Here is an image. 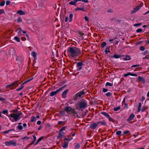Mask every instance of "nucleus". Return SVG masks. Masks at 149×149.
<instances>
[{"label": "nucleus", "instance_id": "nucleus-14", "mask_svg": "<svg viewBox=\"0 0 149 149\" xmlns=\"http://www.w3.org/2000/svg\"><path fill=\"white\" fill-rule=\"evenodd\" d=\"M98 125L100 124L102 126H104L107 125V123L104 120H100L98 121L97 122Z\"/></svg>", "mask_w": 149, "mask_h": 149}, {"label": "nucleus", "instance_id": "nucleus-57", "mask_svg": "<svg viewBox=\"0 0 149 149\" xmlns=\"http://www.w3.org/2000/svg\"><path fill=\"white\" fill-rule=\"evenodd\" d=\"M140 66V65H139L138 64L135 65H133L131 66V68H133V67H138Z\"/></svg>", "mask_w": 149, "mask_h": 149}, {"label": "nucleus", "instance_id": "nucleus-17", "mask_svg": "<svg viewBox=\"0 0 149 149\" xmlns=\"http://www.w3.org/2000/svg\"><path fill=\"white\" fill-rule=\"evenodd\" d=\"M31 55L33 57L34 60L36 59L37 54L36 52H33L31 53Z\"/></svg>", "mask_w": 149, "mask_h": 149}, {"label": "nucleus", "instance_id": "nucleus-21", "mask_svg": "<svg viewBox=\"0 0 149 149\" xmlns=\"http://www.w3.org/2000/svg\"><path fill=\"white\" fill-rule=\"evenodd\" d=\"M77 2L76 0H74V1H72L69 3V4L72 5H74L75 6H76L77 4L76 3Z\"/></svg>", "mask_w": 149, "mask_h": 149}, {"label": "nucleus", "instance_id": "nucleus-10", "mask_svg": "<svg viewBox=\"0 0 149 149\" xmlns=\"http://www.w3.org/2000/svg\"><path fill=\"white\" fill-rule=\"evenodd\" d=\"M138 81H141L142 83L144 84L146 82V80L143 77H141L140 76H139L137 79Z\"/></svg>", "mask_w": 149, "mask_h": 149}, {"label": "nucleus", "instance_id": "nucleus-62", "mask_svg": "<svg viewBox=\"0 0 149 149\" xmlns=\"http://www.w3.org/2000/svg\"><path fill=\"white\" fill-rule=\"evenodd\" d=\"M33 138L34 141H35L36 139V138L35 135V134H33Z\"/></svg>", "mask_w": 149, "mask_h": 149}, {"label": "nucleus", "instance_id": "nucleus-45", "mask_svg": "<svg viewBox=\"0 0 149 149\" xmlns=\"http://www.w3.org/2000/svg\"><path fill=\"white\" fill-rule=\"evenodd\" d=\"M44 138V136H42L39 138L37 140V143L40 142Z\"/></svg>", "mask_w": 149, "mask_h": 149}, {"label": "nucleus", "instance_id": "nucleus-49", "mask_svg": "<svg viewBox=\"0 0 149 149\" xmlns=\"http://www.w3.org/2000/svg\"><path fill=\"white\" fill-rule=\"evenodd\" d=\"M143 30L141 29H139L136 30V32L137 33H141L142 31Z\"/></svg>", "mask_w": 149, "mask_h": 149}, {"label": "nucleus", "instance_id": "nucleus-2", "mask_svg": "<svg viewBox=\"0 0 149 149\" xmlns=\"http://www.w3.org/2000/svg\"><path fill=\"white\" fill-rule=\"evenodd\" d=\"M22 114V113L21 112H19L16 113H11L8 116V117H9L10 116L13 118L15 121L16 122L20 120L19 116Z\"/></svg>", "mask_w": 149, "mask_h": 149}, {"label": "nucleus", "instance_id": "nucleus-56", "mask_svg": "<svg viewBox=\"0 0 149 149\" xmlns=\"http://www.w3.org/2000/svg\"><path fill=\"white\" fill-rule=\"evenodd\" d=\"M146 109V107L145 106L143 107L141 109V111L142 112H143Z\"/></svg>", "mask_w": 149, "mask_h": 149}, {"label": "nucleus", "instance_id": "nucleus-22", "mask_svg": "<svg viewBox=\"0 0 149 149\" xmlns=\"http://www.w3.org/2000/svg\"><path fill=\"white\" fill-rule=\"evenodd\" d=\"M123 59L125 61L130 60L131 59V58L130 56L126 55L125 57L123 58Z\"/></svg>", "mask_w": 149, "mask_h": 149}, {"label": "nucleus", "instance_id": "nucleus-55", "mask_svg": "<svg viewBox=\"0 0 149 149\" xmlns=\"http://www.w3.org/2000/svg\"><path fill=\"white\" fill-rule=\"evenodd\" d=\"M84 19L87 22H89V18L87 16H85L84 17Z\"/></svg>", "mask_w": 149, "mask_h": 149}, {"label": "nucleus", "instance_id": "nucleus-36", "mask_svg": "<svg viewBox=\"0 0 149 149\" xmlns=\"http://www.w3.org/2000/svg\"><path fill=\"white\" fill-rule=\"evenodd\" d=\"M141 6H142L141 5H138V6H136V7L135 8L138 11L141 8Z\"/></svg>", "mask_w": 149, "mask_h": 149}, {"label": "nucleus", "instance_id": "nucleus-20", "mask_svg": "<svg viewBox=\"0 0 149 149\" xmlns=\"http://www.w3.org/2000/svg\"><path fill=\"white\" fill-rule=\"evenodd\" d=\"M101 113L102 115L105 116L107 118H108V117H109V115L107 113L104 111H102Z\"/></svg>", "mask_w": 149, "mask_h": 149}, {"label": "nucleus", "instance_id": "nucleus-31", "mask_svg": "<svg viewBox=\"0 0 149 149\" xmlns=\"http://www.w3.org/2000/svg\"><path fill=\"white\" fill-rule=\"evenodd\" d=\"M108 118L109 119V120L110 121L112 122L113 123H114L115 122L114 120L110 117V116H109V117Z\"/></svg>", "mask_w": 149, "mask_h": 149}, {"label": "nucleus", "instance_id": "nucleus-1", "mask_svg": "<svg viewBox=\"0 0 149 149\" xmlns=\"http://www.w3.org/2000/svg\"><path fill=\"white\" fill-rule=\"evenodd\" d=\"M68 53L70 58L81 57L83 54L81 49L76 47H69L67 50Z\"/></svg>", "mask_w": 149, "mask_h": 149}, {"label": "nucleus", "instance_id": "nucleus-38", "mask_svg": "<svg viewBox=\"0 0 149 149\" xmlns=\"http://www.w3.org/2000/svg\"><path fill=\"white\" fill-rule=\"evenodd\" d=\"M121 133L122 131L120 130L117 131L116 132V134L118 136H120L121 134Z\"/></svg>", "mask_w": 149, "mask_h": 149}, {"label": "nucleus", "instance_id": "nucleus-25", "mask_svg": "<svg viewBox=\"0 0 149 149\" xmlns=\"http://www.w3.org/2000/svg\"><path fill=\"white\" fill-rule=\"evenodd\" d=\"M15 131L14 129H11L10 130H8L5 131L4 132H3V134H8L10 132V131Z\"/></svg>", "mask_w": 149, "mask_h": 149}, {"label": "nucleus", "instance_id": "nucleus-53", "mask_svg": "<svg viewBox=\"0 0 149 149\" xmlns=\"http://www.w3.org/2000/svg\"><path fill=\"white\" fill-rule=\"evenodd\" d=\"M4 13L5 11L4 9H2L0 10V15Z\"/></svg>", "mask_w": 149, "mask_h": 149}, {"label": "nucleus", "instance_id": "nucleus-8", "mask_svg": "<svg viewBox=\"0 0 149 149\" xmlns=\"http://www.w3.org/2000/svg\"><path fill=\"white\" fill-rule=\"evenodd\" d=\"M81 8H79L77 7V8H75L74 10L75 11H77L79 10H81L83 11H85V6L84 5V4L82 3H81Z\"/></svg>", "mask_w": 149, "mask_h": 149}, {"label": "nucleus", "instance_id": "nucleus-11", "mask_svg": "<svg viewBox=\"0 0 149 149\" xmlns=\"http://www.w3.org/2000/svg\"><path fill=\"white\" fill-rule=\"evenodd\" d=\"M135 115L133 113L131 114L129 116V118L127 119V121L129 122L132 120L135 117Z\"/></svg>", "mask_w": 149, "mask_h": 149}, {"label": "nucleus", "instance_id": "nucleus-32", "mask_svg": "<svg viewBox=\"0 0 149 149\" xmlns=\"http://www.w3.org/2000/svg\"><path fill=\"white\" fill-rule=\"evenodd\" d=\"M22 18L20 17H19L17 19V23H20V22H22Z\"/></svg>", "mask_w": 149, "mask_h": 149}, {"label": "nucleus", "instance_id": "nucleus-15", "mask_svg": "<svg viewBox=\"0 0 149 149\" xmlns=\"http://www.w3.org/2000/svg\"><path fill=\"white\" fill-rule=\"evenodd\" d=\"M72 108L71 107L67 106L65 107L64 110L67 113H68L69 112H70L72 110Z\"/></svg>", "mask_w": 149, "mask_h": 149}, {"label": "nucleus", "instance_id": "nucleus-12", "mask_svg": "<svg viewBox=\"0 0 149 149\" xmlns=\"http://www.w3.org/2000/svg\"><path fill=\"white\" fill-rule=\"evenodd\" d=\"M65 134V133L63 132H60L59 133L58 136H57V139H61L63 136Z\"/></svg>", "mask_w": 149, "mask_h": 149}, {"label": "nucleus", "instance_id": "nucleus-13", "mask_svg": "<svg viewBox=\"0 0 149 149\" xmlns=\"http://www.w3.org/2000/svg\"><path fill=\"white\" fill-rule=\"evenodd\" d=\"M109 57L112 58H114L116 59H118L121 57L120 55H117L116 54H114L113 56L110 55Z\"/></svg>", "mask_w": 149, "mask_h": 149}, {"label": "nucleus", "instance_id": "nucleus-59", "mask_svg": "<svg viewBox=\"0 0 149 149\" xmlns=\"http://www.w3.org/2000/svg\"><path fill=\"white\" fill-rule=\"evenodd\" d=\"M108 91V90L107 89L103 88V92L104 93H105Z\"/></svg>", "mask_w": 149, "mask_h": 149}, {"label": "nucleus", "instance_id": "nucleus-9", "mask_svg": "<svg viewBox=\"0 0 149 149\" xmlns=\"http://www.w3.org/2000/svg\"><path fill=\"white\" fill-rule=\"evenodd\" d=\"M69 91L68 89H67L63 91L62 93V97L63 98H65L66 97L67 93Z\"/></svg>", "mask_w": 149, "mask_h": 149}, {"label": "nucleus", "instance_id": "nucleus-26", "mask_svg": "<svg viewBox=\"0 0 149 149\" xmlns=\"http://www.w3.org/2000/svg\"><path fill=\"white\" fill-rule=\"evenodd\" d=\"M128 76L130 75L132 76H136L137 75L135 73H131L130 72H128L127 73Z\"/></svg>", "mask_w": 149, "mask_h": 149}, {"label": "nucleus", "instance_id": "nucleus-51", "mask_svg": "<svg viewBox=\"0 0 149 149\" xmlns=\"http://www.w3.org/2000/svg\"><path fill=\"white\" fill-rule=\"evenodd\" d=\"M62 90V88H60L55 91L56 93V94H57V93L60 92Z\"/></svg>", "mask_w": 149, "mask_h": 149}, {"label": "nucleus", "instance_id": "nucleus-39", "mask_svg": "<svg viewBox=\"0 0 149 149\" xmlns=\"http://www.w3.org/2000/svg\"><path fill=\"white\" fill-rule=\"evenodd\" d=\"M22 28L20 27H19L18 28L17 31L18 33H20L22 31Z\"/></svg>", "mask_w": 149, "mask_h": 149}, {"label": "nucleus", "instance_id": "nucleus-54", "mask_svg": "<svg viewBox=\"0 0 149 149\" xmlns=\"http://www.w3.org/2000/svg\"><path fill=\"white\" fill-rule=\"evenodd\" d=\"M84 71H82V72L84 73L85 74H87L89 72L91 71V68L89 70H88V72H85V71L83 70Z\"/></svg>", "mask_w": 149, "mask_h": 149}, {"label": "nucleus", "instance_id": "nucleus-3", "mask_svg": "<svg viewBox=\"0 0 149 149\" xmlns=\"http://www.w3.org/2000/svg\"><path fill=\"white\" fill-rule=\"evenodd\" d=\"M84 65V62L82 61L77 62L76 65L77 70L78 71H80L82 69V66Z\"/></svg>", "mask_w": 149, "mask_h": 149}, {"label": "nucleus", "instance_id": "nucleus-52", "mask_svg": "<svg viewBox=\"0 0 149 149\" xmlns=\"http://www.w3.org/2000/svg\"><path fill=\"white\" fill-rule=\"evenodd\" d=\"M13 83H14V86H18V81H15V82H14Z\"/></svg>", "mask_w": 149, "mask_h": 149}, {"label": "nucleus", "instance_id": "nucleus-61", "mask_svg": "<svg viewBox=\"0 0 149 149\" xmlns=\"http://www.w3.org/2000/svg\"><path fill=\"white\" fill-rule=\"evenodd\" d=\"M107 12L108 13H112L113 12V10L111 9H109L108 10Z\"/></svg>", "mask_w": 149, "mask_h": 149}, {"label": "nucleus", "instance_id": "nucleus-46", "mask_svg": "<svg viewBox=\"0 0 149 149\" xmlns=\"http://www.w3.org/2000/svg\"><path fill=\"white\" fill-rule=\"evenodd\" d=\"M80 147V145L79 144H77L75 146V148L78 149Z\"/></svg>", "mask_w": 149, "mask_h": 149}, {"label": "nucleus", "instance_id": "nucleus-33", "mask_svg": "<svg viewBox=\"0 0 149 149\" xmlns=\"http://www.w3.org/2000/svg\"><path fill=\"white\" fill-rule=\"evenodd\" d=\"M14 39L15 40H16L17 42H20V38L17 36L15 37Z\"/></svg>", "mask_w": 149, "mask_h": 149}, {"label": "nucleus", "instance_id": "nucleus-58", "mask_svg": "<svg viewBox=\"0 0 149 149\" xmlns=\"http://www.w3.org/2000/svg\"><path fill=\"white\" fill-rule=\"evenodd\" d=\"M29 139V137H28L27 136H24L22 138V140H25V139Z\"/></svg>", "mask_w": 149, "mask_h": 149}, {"label": "nucleus", "instance_id": "nucleus-23", "mask_svg": "<svg viewBox=\"0 0 149 149\" xmlns=\"http://www.w3.org/2000/svg\"><path fill=\"white\" fill-rule=\"evenodd\" d=\"M56 94V93L55 91H53L51 92L49 94V95L50 96H53L55 95Z\"/></svg>", "mask_w": 149, "mask_h": 149}, {"label": "nucleus", "instance_id": "nucleus-41", "mask_svg": "<svg viewBox=\"0 0 149 149\" xmlns=\"http://www.w3.org/2000/svg\"><path fill=\"white\" fill-rule=\"evenodd\" d=\"M17 128L19 130H21L23 129V127L22 125H17Z\"/></svg>", "mask_w": 149, "mask_h": 149}, {"label": "nucleus", "instance_id": "nucleus-63", "mask_svg": "<svg viewBox=\"0 0 149 149\" xmlns=\"http://www.w3.org/2000/svg\"><path fill=\"white\" fill-rule=\"evenodd\" d=\"M141 102H139V106H138V108H141Z\"/></svg>", "mask_w": 149, "mask_h": 149}, {"label": "nucleus", "instance_id": "nucleus-16", "mask_svg": "<svg viewBox=\"0 0 149 149\" xmlns=\"http://www.w3.org/2000/svg\"><path fill=\"white\" fill-rule=\"evenodd\" d=\"M69 143V141H65L63 143V145L62 146V147L64 148H67L68 146V144Z\"/></svg>", "mask_w": 149, "mask_h": 149}, {"label": "nucleus", "instance_id": "nucleus-48", "mask_svg": "<svg viewBox=\"0 0 149 149\" xmlns=\"http://www.w3.org/2000/svg\"><path fill=\"white\" fill-rule=\"evenodd\" d=\"M1 113H3V114H6L8 113V110H4L2 111Z\"/></svg>", "mask_w": 149, "mask_h": 149}, {"label": "nucleus", "instance_id": "nucleus-44", "mask_svg": "<svg viewBox=\"0 0 149 149\" xmlns=\"http://www.w3.org/2000/svg\"><path fill=\"white\" fill-rule=\"evenodd\" d=\"M112 95V93L110 92L107 93L106 94V95L107 97L110 96Z\"/></svg>", "mask_w": 149, "mask_h": 149}, {"label": "nucleus", "instance_id": "nucleus-43", "mask_svg": "<svg viewBox=\"0 0 149 149\" xmlns=\"http://www.w3.org/2000/svg\"><path fill=\"white\" fill-rule=\"evenodd\" d=\"M5 2L4 1H2L0 3V6H3L5 5Z\"/></svg>", "mask_w": 149, "mask_h": 149}, {"label": "nucleus", "instance_id": "nucleus-42", "mask_svg": "<svg viewBox=\"0 0 149 149\" xmlns=\"http://www.w3.org/2000/svg\"><path fill=\"white\" fill-rule=\"evenodd\" d=\"M70 112H71L72 113L74 114V115L75 114H77V113H76V111H75V109H74L72 108V110L70 111Z\"/></svg>", "mask_w": 149, "mask_h": 149}, {"label": "nucleus", "instance_id": "nucleus-64", "mask_svg": "<svg viewBox=\"0 0 149 149\" xmlns=\"http://www.w3.org/2000/svg\"><path fill=\"white\" fill-rule=\"evenodd\" d=\"M64 122V121H59L58 122V124L59 125H60Z\"/></svg>", "mask_w": 149, "mask_h": 149}, {"label": "nucleus", "instance_id": "nucleus-47", "mask_svg": "<svg viewBox=\"0 0 149 149\" xmlns=\"http://www.w3.org/2000/svg\"><path fill=\"white\" fill-rule=\"evenodd\" d=\"M141 24L142 23H139L135 24H134V26L135 27L137 26L141 25Z\"/></svg>", "mask_w": 149, "mask_h": 149}, {"label": "nucleus", "instance_id": "nucleus-4", "mask_svg": "<svg viewBox=\"0 0 149 149\" xmlns=\"http://www.w3.org/2000/svg\"><path fill=\"white\" fill-rule=\"evenodd\" d=\"M5 144L6 146H9L12 145L14 146H15L17 145V143L15 141L13 140H11L9 141H5Z\"/></svg>", "mask_w": 149, "mask_h": 149}, {"label": "nucleus", "instance_id": "nucleus-19", "mask_svg": "<svg viewBox=\"0 0 149 149\" xmlns=\"http://www.w3.org/2000/svg\"><path fill=\"white\" fill-rule=\"evenodd\" d=\"M110 46H107L104 51V52L106 54H108V53H109L110 52L109 50Z\"/></svg>", "mask_w": 149, "mask_h": 149}, {"label": "nucleus", "instance_id": "nucleus-35", "mask_svg": "<svg viewBox=\"0 0 149 149\" xmlns=\"http://www.w3.org/2000/svg\"><path fill=\"white\" fill-rule=\"evenodd\" d=\"M120 108L121 107L120 106H118L114 108L113 110L114 111H117L120 110Z\"/></svg>", "mask_w": 149, "mask_h": 149}, {"label": "nucleus", "instance_id": "nucleus-34", "mask_svg": "<svg viewBox=\"0 0 149 149\" xmlns=\"http://www.w3.org/2000/svg\"><path fill=\"white\" fill-rule=\"evenodd\" d=\"M146 49L145 47L144 46H141L139 48L140 50L141 51H143Z\"/></svg>", "mask_w": 149, "mask_h": 149}, {"label": "nucleus", "instance_id": "nucleus-6", "mask_svg": "<svg viewBox=\"0 0 149 149\" xmlns=\"http://www.w3.org/2000/svg\"><path fill=\"white\" fill-rule=\"evenodd\" d=\"M85 94V92L84 90H82L78 93H76L75 95V98H77L78 97H83Z\"/></svg>", "mask_w": 149, "mask_h": 149}, {"label": "nucleus", "instance_id": "nucleus-40", "mask_svg": "<svg viewBox=\"0 0 149 149\" xmlns=\"http://www.w3.org/2000/svg\"><path fill=\"white\" fill-rule=\"evenodd\" d=\"M143 55H149V52L147 50L145 51L142 54Z\"/></svg>", "mask_w": 149, "mask_h": 149}, {"label": "nucleus", "instance_id": "nucleus-5", "mask_svg": "<svg viewBox=\"0 0 149 149\" xmlns=\"http://www.w3.org/2000/svg\"><path fill=\"white\" fill-rule=\"evenodd\" d=\"M87 104V103L86 101L84 100L79 102V106L80 108H84L86 107Z\"/></svg>", "mask_w": 149, "mask_h": 149}, {"label": "nucleus", "instance_id": "nucleus-60", "mask_svg": "<svg viewBox=\"0 0 149 149\" xmlns=\"http://www.w3.org/2000/svg\"><path fill=\"white\" fill-rule=\"evenodd\" d=\"M10 1H6V5H8L10 4Z\"/></svg>", "mask_w": 149, "mask_h": 149}, {"label": "nucleus", "instance_id": "nucleus-50", "mask_svg": "<svg viewBox=\"0 0 149 149\" xmlns=\"http://www.w3.org/2000/svg\"><path fill=\"white\" fill-rule=\"evenodd\" d=\"M137 11V10L134 8V10L131 12V13L132 14H134Z\"/></svg>", "mask_w": 149, "mask_h": 149}, {"label": "nucleus", "instance_id": "nucleus-18", "mask_svg": "<svg viewBox=\"0 0 149 149\" xmlns=\"http://www.w3.org/2000/svg\"><path fill=\"white\" fill-rule=\"evenodd\" d=\"M17 13L21 15H23L25 14V13L22 10H19L17 11Z\"/></svg>", "mask_w": 149, "mask_h": 149}, {"label": "nucleus", "instance_id": "nucleus-24", "mask_svg": "<svg viewBox=\"0 0 149 149\" xmlns=\"http://www.w3.org/2000/svg\"><path fill=\"white\" fill-rule=\"evenodd\" d=\"M37 120L36 119V118L34 116H32L31 117V122H36V121Z\"/></svg>", "mask_w": 149, "mask_h": 149}, {"label": "nucleus", "instance_id": "nucleus-28", "mask_svg": "<svg viewBox=\"0 0 149 149\" xmlns=\"http://www.w3.org/2000/svg\"><path fill=\"white\" fill-rule=\"evenodd\" d=\"M107 43L105 42H103L101 44V48H103L106 45Z\"/></svg>", "mask_w": 149, "mask_h": 149}, {"label": "nucleus", "instance_id": "nucleus-29", "mask_svg": "<svg viewBox=\"0 0 149 149\" xmlns=\"http://www.w3.org/2000/svg\"><path fill=\"white\" fill-rule=\"evenodd\" d=\"M130 134V132L129 130L125 131L123 132V135H128Z\"/></svg>", "mask_w": 149, "mask_h": 149}, {"label": "nucleus", "instance_id": "nucleus-7", "mask_svg": "<svg viewBox=\"0 0 149 149\" xmlns=\"http://www.w3.org/2000/svg\"><path fill=\"white\" fill-rule=\"evenodd\" d=\"M98 125L97 123H95L94 122H93L92 123L90 124V127L92 129H94L96 128Z\"/></svg>", "mask_w": 149, "mask_h": 149}, {"label": "nucleus", "instance_id": "nucleus-37", "mask_svg": "<svg viewBox=\"0 0 149 149\" xmlns=\"http://www.w3.org/2000/svg\"><path fill=\"white\" fill-rule=\"evenodd\" d=\"M67 127V126H64L63 127H62V128H61L59 132H62L64 130H65V129Z\"/></svg>", "mask_w": 149, "mask_h": 149}, {"label": "nucleus", "instance_id": "nucleus-27", "mask_svg": "<svg viewBox=\"0 0 149 149\" xmlns=\"http://www.w3.org/2000/svg\"><path fill=\"white\" fill-rule=\"evenodd\" d=\"M73 17V14L72 13H70L69 15L70 19L69 22H71L72 20V18Z\"/></svg>", "mask_w": 149, "mask_h": 149}, {"label": "nucleus", "instance_id": "nucleus-30", "mask_svg": "<svg viewBox=\"0 0 149 149\" xmlns=\"http://www.w3.org/2000/svg\"><path fill=\"white\" fill-rule=\"evenodd\" d=\"M113 86V84L110 83L109 82H107L105 84V86Z\"/></svg>", "mask_w": 149, "mask_h": 149}]
</instances>
